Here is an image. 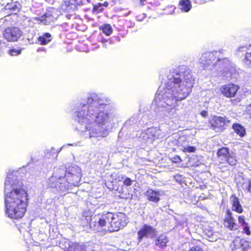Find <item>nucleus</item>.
<instances>
[{"label":"nucleus","instance_id":"f257e3e1","mask_svg":"<svg viewBox=\"0 0 251 251\" xmlns=\"http://www.w3.org/2000/svg\"><path fill=\"white\" fill-rule=\"evenodd\" d=\"M5 213L12 220L22 219L26 211L28 204L27 192L23 186L13 188L4 193Z\"/></svg>","mask_w":251,"mask_h":251},{"label":"nucleus","instance_id":"f03ea898","mask_svg":"<svg viewBox=\"0 0 251 251\" xmlns=\"http://www.w3.org/2000/svg\"><path fill=\"white\" fill-rule=\"evenodd\" d=\"M194 79L189 73H184L181 85H179V89L177 91V95L174 96L173 99L176 101H181L186 98L191 93L192 88L194 86Z\"/></svg>","mask_w":251,"mask_h":251},{"label":"nucleus","instance_id":"7ed1b4c3","mask_svg":"<svg viewBox=\"0 0 251 251\" xmlns=\"http://www.w3.org/2000/svg\"><path fill=\"white\" fill-rule=\"evenodd\" d=\"M93 106H95V109L93 111L92 124L95 123L98 127H100L107 123L109 119L107 104L99 103L94 100Z\"/></svg>","mask_w":251,"mask_h":251},{"label":"nucleus","instance_id":"20e7f679","mask_svg":"<svg viewBox=\"0 0 251 251\" xmlns=\"http://www.w3.org/2000/svg\"><path fill=\"white\" fill-rule=\"evenodd\" d=\"M240 90V87L237 84L230 82L222 85L220 88L221 94L226 98L230 99V102L233 106H237L242 101V97H236Z\"/></svg>","mask_w":251,"mask_h":251},{"label":"nucleus","instance_id":"39448f33","mask_svg":"<svg viewBox=\"0 0 251 251\" xmlns=\"http://www.w3.org/2000/svg\"><path fill=\"white\" fill-rule=\"evenodd\" d=\"M217 157L220 169H225L229 166H234L237 163L236 156L230 152L229 149L227 147H223L218 149Z\"/></svg>","mask_w":251,"mask_h":251},{"label":"nucleus","instance_id":"423d86ee","mask_svg":"<svg viewBox=\"0 0 251 251\" xmlns=\"http://www.w3.org/2000/svg\"><path fill=\"white\" fill-rule=\"evenodd\" d=\"M94 101L92 98H88L87 103L83 104L78 109L77 116L78 122L87 125L92 124V115H94L93 111L95 109V106H93Z\"/></svg>","mask_w":251,"mask_h":251},{"label":"nucleus","instance_id":"0eeeda50","mask_svg":"<svg viewBox=\"0 0 251 251\" xmlns=\"http://www.w3.org/2000/svg\"><path fill=\"white\" fill-rule=\"evenodd\" d=\"M98 219L94 222L93 228L96 230H100L102 227L108 225L109 231H110L111 221L113 218V212L107 211L103 212L98 214Z\"/></svg>","mask_w":251,"mask_h":251},{"label":"nucleus","instance_id":"6e6552de","mask_svg":"<svg viewBox=\"0 0 251 251\" xmlns=\"http://www.w3.org/2000/svg\"><path fill=\"white\" fill-rule=\"evenodd\" d=\"M113 218L111 221L110 231H117L125 227L128 223V218L123 212H113Z\"/></svg>","mask_w":251,"mask_h":251},{"label":"nucleus","instance_id":"1a4fd4ad","mask_svg":"<svg viewBox=\"0 0 251 251\" xmlns=\"http://www.w3.org/2000/svg\"><path fill=\"white\" fill-rule=\"evenodd\" d=\"M230 120L226 116L214 115L209 121L211 129L216 132H223L226 129V126L230 123Z\"/></svg>","mask_w":251,"mask_h":251},{"label":"nucleus","instance_id":"9d476101","mask_svg":"<svg viewBox=\"0 0 251 251\" xmlns=\"http://www.w3.org/2000/svg\"><path fill=\"white\" fill-rule=\"evenodd\" d=\"M220 52L218 51L204 53L202 56L201 64L204 68L214 67L216 63L221 60Z\"/></svg>","mask_w":251,"mask_h":251},{"label":"nucleus","instance_id":"9b49d317","mask_svg":"<svg viewBox=\"0 0 251 251\" xmlns=\"http://www.w3.org/2000/svg\"><path fill=\"white\" fill-rule=\"evenodd\" d=\"M22 31L17 27L8 26L5 28L3 32V36L8 42L17 41L22 35Z\"/></svg>","mask_w":251,"mask_h":251},{"label":"nucleus","instance_id":"f8f14e48","mask_svg":"<svg viewBox=\"0 0 251 251\" xmlns=\"http://www.w3.org/2000/svg\"><path fill=\"white\" fill-rule=\"evenodd\" d=\"M231 248L232 251H248L250 245L244 239L236 237L232 242Z\"/></svg>","mask_w":251,"mask_h":251},{"label":"nucleus","instance_id":"ddd939ff","mask_svg":"<svg viewBox=\"0 0 251 251\" xmlns=\"http://www.w3.org/2000/svg\"><path fill=\"white\" fill-rule=\"evenodd\" d=\"M156 230L150 225L145 224L137 232L138 241L141 242L145 237H148L151 234H154Z\"/></svg>","mask_w":251,"mask_h":251},{"label":"nucleus","instance_id":"4468645a","mask_svg":"<svg viewBox=\"0 0 251 251\" xmlns=\"http://www.w3.org/2000/svg\"><path fill=\"white\" fill-rule=\"evenodd\" d=\"M223 224L226 227L230 230L235 229L237 224L230 209H227L226 211V216L223 220Z\"/></svg>","mask_w":251,"mask_h":251},{"label":"nucleus","instance_id":"2eb2a0df","mask_svg":"<svg viewBox=\"0 0 251 251\" xmlns=\"http://www.w3.org/2000/svg\"><path fill=\"white\" fill-rule=\"evenodd\" d=\"M240 52H246L243 62L247 65H251V45L238 48L236 51V53L237 55H239Z\"/></svg>","mask_w":251,"mask_h":251},{"label":"nucleus","instance_id":"dca6fc26","mask_svg":"<svg viewBox=\"0 0 251 251\" xmlns=\"http://www.w3.org/2000/svg\"><path fill=\"white\" fill-rule=\"evenodd\" d=\"M230 201L232 211L239 214L243 212L244 209L240 203L239 199L235 194H233L230 197Z\"/></svg>","mask_w":251,"mask_h":251},{"label":"nucleus","instance_id":"f3484780","mask_svg":"<svg viewBox=\"0 0 251 251\" xmlns=\"http://www.w3.org/2000/svg\"><path fill=\"white\" fill-rule=\"evenodd\" d=\"M22 6L18 1H11L7 3L4 7L5 10H8L12 13H16L20 11Z\"/></svg>","mask_w":251,"mask_h":251},{"label":"nucleus","instance_id":"a211bd4d","mask_svg":"<svg viewBox=\"0 0 251 251\" xmlns=\"http://www.w3.org/2000/svg\"><path fill=\"white\" fill-rule=\"evenodd\" d=\"M168 242V237L164 234H160L158 236L156 237L154 240L155 245L161 249H164L166 247Z\"/></svg>","mask_w":251,"mask_h":251},{"label":"nucleus","instance_id":"6ab92c4d","mask_svg":"<svg viewBox=\"0 0 251 251\" xmlns=\"http://www.w3.org/2000/svg\"><path fill=\"white\" fill-rule=\"evenodd\" d=\"M146 196L148 201L157 202L160 200L158 192L152 189H149L146 192Z\"/></svg>","mask_w":251,"mask_h":251},{"label":"nucleus","instance_id":"aec40b11","mask_svg":"<svg viewBox=\"0 0 251 251\" xmlns=\"http://www.w3.org/2000/svg\"><path fill=\"white\" fill-rule=\"evenodd\" d=\"M232 128L240 137L242 138L246 134L245 128L239 123H234L232 126Z\"/></svg>","mask_w":251,"mask_h":251},{"label":"nucleus","instance_id":"412c9836","mask_svg":"<svg viewBox=\"0 0 251 251\" xmlns=\"http://www.w3.org/2000/svg\"><path fill=\"white\" fill-rule=\"evenodd\" d=\"M195 241L196 240L189 243V247L187 249H182L180 251H204L202 247L200 245L195 244Z\"/></svg>","mask_w":251,"mask_h":251},{"label":"nucleus","instance_id":"4be33fe9","mask_svg":"<svg viewBox=\"0 0 251 251\" xmlns=\"http://www.w3.org/2000/svg\"><path fill=\"white\" fill-rule=\"evenodd\" d=\"M86 129L89 132L90 138L98 137H105L108 135V132L106 129L102 131L101 134H99V132L95 129H91L90 128H88V127H86Z\"/></svg>","mask_w":251,"mask_h":251},{"label":"nucleus","instance_id":"5701e85b","mask_svg":"<svg viewBox=\"0 0 251 251\" xmlns=\"http://www.w3.org/2000/svg\"><path fill=\"white\" fill-rule=\"evenodd\" d=\"M182 11L188 12L192 8L191 1L189 0H180L179 2Z\"/></svg>","mask_w":251,"mask_h":251},{"label":"nucleus","instance_id":"b1692460","mask_svg":"<svg viewBox=\"0 0 251 251\" xmlns=\"http://www.w3.org/2000/svg\"><path fill=\"white\" fill-rule=\"evenodd\" d=\"M51 40V35L49 33H45L42 36H39L38 41L42 45L49 43Z\"/></svg>","mask_w":251,"mask_h":251},{"label":"nucleus","instance_id":"393cba45","mask_svg":"<svg viewBox=\"0 0 251 251\" xmlns=\"http://www.w3.org/2000/svg\"><path fill=\"white\" fill-rule=\"evenodd\" d=\"M99 29L106 36H110L113 32L111 25L108 24L102 25L99 27Z\"/></svg>","mask_w":251,"mask_h":251},{"label":"nucleus","instance_id":"a878e982","mask_svg":"<svg viewBox=\"0 0 251 251\" xmlns=\"http://www.w3.org/2000/svg\"><path fill=\"white\" fill-rule=\"evenodd\" d=\"M74 5L72 0H66L62 4V8L63 10L69 12L73 9Z\"/></svg>","mask_w":251,"mask_h":251},{"label":"nucleus","instance_id":"bb28decb","mask_svg":"<svg viewBox=\"0 0 251 251\" xmlns=\"http://www.w3.org/2000/svg\"><path fill=\"white\" fill-rule=\"evenodd\" d=\"M104 9L102 7L101 3H98L93 4L92 12L93 13H100L103 11Z\"/></svg>","mask_w":251,"mask_h":251},{"label":"nucleus","instance_id":"cd10ccee","mask_svg":"<svg viewBox=\"0 0 251 251\" xmlns=\"http://www.w3.org/2000/svg\"><path fill=\"white\" fill-rule=\"evenodd\" d=\"M243 226V230L242 232L243 233L246 234L248 236H250L251 235V230L250 229V226L249 224L247 223V224L244 225Z\"/></svg>","mask_w":251,"mask_h":251},{"label":"nucleus","instance_id":"c85d7f7f","mask_svg":"<svg viewBox=\"0 0 251 251\" xmlns=\"http://www.w3.org/2000/svg\"><path fill=\"white\" fill-rule=\"evenodd\" d=\"M196 150V148L194 147H193V146H188L187 147H184L182 149V151L183 152H189V153L194 152H195Z\"/></svg>","mask_w":251,"mask_h":251},{"label":"nucleus","instance_id":"c756f323","mask_svg":"<svg viewBox=\"0 0 251 251\" xmlns=\"http://www.w3.org/2000/svg\"><path fill=\"white\" fill-rule=\"evenodd\" d=\"M170 160L175 163H179L182 162V159L178 155H175L170 159Z\"/></svg>","mask_w":251,"mask_h":251},{"label":"nucleus","instance_id":"7c9ffc66","mask_svg":"<svg viewBox=\"0 0 251 251\" xmlns=\"http://www.w3.org/2000/svg\"><path fill=\"white\" fill-rule=\"evenodd\" d=\"M238 220L239 223L241 226H243L247 224L245 221V216L243 215H239L238 216Z\"/></svg>","mask_w":251,"mask_h":251},{"label":"nucleus","instance_id":"2f4dec72","mask_svg":"<svg viewBox=\"0 0 251 251\" xmlns=\"http://www.w3.org/2000/svg\"><path fill=\"white\" fill-rule=\"evenodd\" d=\"M132 182L133 180H132L129 177H126L123 181V184L126 186H129L132 185Z\"/></svg>","mask_w":251,"mask_h":251},{"label":"nucleus","instance_id":"473e14b6","mask_svg":"<svg viewBox=\"0 0 251 251\" xmlns=\"http://www.w3.org/2000/svg\"><path fill=\"white\" fill-rule=\"evenodd\" d=\"M21 50H15L11 49L9 50V53L11 55H17L21 53Z\"/></svg>","mask_w":251,"mask_h":251},{"label":"nucleus","instance_id":"72a5a7b5","mask_svg":"<svg viewBox=\"0 0 251 251\" xmlns=\"http://www.w3.org/2000/svg\"><path fill=\"white\" fill-rule=\"evenodd\" d=\"M170 82L174 84L178 85L179 86V85H181L182 83V79L178 77L173 78V80Z\"/></svg>","mask_w":251,"mask_h":251},{"label":"nucleus","instance_id":"f704fd0d","mask_svg":"<svg viewBox=\"0 0 251 251\" xmlns=\"http://www.w3.org/2000/svg\"><path fill=\"white\" fill-rule=\"evenodd\" d=\"M246 114L249 116L250 118H251V103L247 106Z\"/></svg>","mask_w":251,"mask_h":251},{"label":"nucleus","instance_id":"c9c22d12","mask_svg":"<svg viewBox=\"0 0 251 251\" xmlns=\"http://www.w3.org/2000/svg\"><path fill=\"white\" fill-rule=\"evenodd\" d=\"M61 184V183L58 180H57L55 182V184L54 185H53L52 184L51 185V187H55V188H57V187L60 188V187H61V186H60Z\"/></svg>","mask_w":251,"mask_h":251},{"label":"nucleus","instance_id":"e433bc0d","mask_svg":"<svg viewBox=\"0 0 251 251\" xmlns=\"http://www.w3.org/2000/svg\"><path fill=\"white\" fill-rule=\"evenodd\" d=\"M201 115L203 117H206L208 116V113L207 111L206 110H202L201 112Z\"/></svg>","mask_w":251,"mask_h":251},{"label":"nucleus","instance_id":"4c0bfd02","mask_svg":"<svg viewBox=\"0 0 251 251\" xmlns=\"http://www.w3.org/2000/svg\"><path fill=\"white\" fill-rule=\"evenodd\" d=\"M102 6H103L105 7H107L109 5V3L107 1H105L103 3H101Z\"/></svg>","mask_w":251,"mask_h":251},{"label":"nucleus","instance_id":"58836bf2","mask_svg":"<svg viewBox=\"0 0 251 251\" xmlns=\"http://www.w3.org/2000/svg\"><path fill=\"white\" fill-rule=\"evenodd\" d=\"M146 0H140V3L141 5H144Z\"/></svg>","mask_w":251,"mask_h":251},{"label":"nucleus","instance_id":"ea45409f","mask_svg":"<svg viewBox=\"0 0 251 251\" xmlns=\"http://www.w3.org/2000/svg\"><path fill=\"white\" fill-rule=\"evenodd\" d=\"M86 1L88 2V3H90L91 2V0H86Z\"/></svg>","mask_w":251,"mask_h":251}]
</instances>
